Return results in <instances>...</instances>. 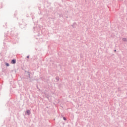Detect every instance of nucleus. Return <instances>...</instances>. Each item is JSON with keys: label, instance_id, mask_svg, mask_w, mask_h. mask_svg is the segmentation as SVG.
<instances>
[{"label": "nucleus", "instance_id": "f257e3e1", "mask_svg": "<svg viewBox=\"0 0 127 127\" xmlns=\"http://www.w3.org/2000/svg\"><path fill=\"white\" fill-rule=\"evenodd\" d=\"M16 63V61H15V60H12L11 61V64H15Z\"/></svg>", "mask_w": 127, "mask_h": 127}, {"label": "nucleus", "instance_id": "f03ea898", "mask_svg": "<svg viewBox=\"0 0 127 127\" xmlns=\"http://www.w3.org/2000/svg\"><path fill=\"white\" fill-rule=\"evenodd\" d=\"M26 113L27 115H30V110H27Z\"/></svg>", "mask_w": 127, "mask_h": 127}, {"label": "nucleus", "instance_id": "7ed1b4c3", "mask_svg": "<svg viewBox=\"0 0 127 127\" xmlns=\"http://www.w3.org/2000/svg\"><path fill=\"white\" fill-rule=\"evenodd\" d=\"M123 40H124V41H127V39H123Z\"/></svg>", "mask_w": 127, "mask_h": 127}, {"label": "nucleus", "instance_id": "20e7f679", "mask_svg": "<svg viewBox=\"0 0 127 127\" xmlns=\"http://www.w3.org/2000/svg\"><path fill=\"white\" fill-rule=\"evenodd\" d=\"M64 121H66V118H65V117H64Z\"/></svg>", "mask_w": 127, "mask_h": 127}, {"label": "nucleus", "instance_id": "39448f33", "mask_svg": "<svg viewBox=\"0 0 127 127\" xmlns=\"http://www.w3.org/2000/svg\"><path fill=\"white\" fill-rule=\"evenodd\" d=\"M6 66H9V64H6Z\"/></svg>", "mask_w": 127, "mask_h": 127}, {"label": "nucleus", "instance_id": "423d86ee", "mask_svg": "<svg viewBox=\"0 0 127 127\" xmlns=\"http://www.w3.org/2000/svg\"><path fill=\"white\" fill-rule=\"evenodd\" d=\"M27 58H29V56H27Z\"/></svg>", "mask_w": 127, "mask_h": 127}, {"label": "nucleus", "instance_id": "0eeeda50", "mask_svg": "<svg viewBox=\"0 0 127 127\" xmlns=\"http://www.w3.org/2000/svg\"><path fill=\"white\" fill-rule=\"evenodd\" d=\"M116 50H115V52H116Z\"/></svg>", "mask_w": 127, "mask_h": 127}]
</instances>
